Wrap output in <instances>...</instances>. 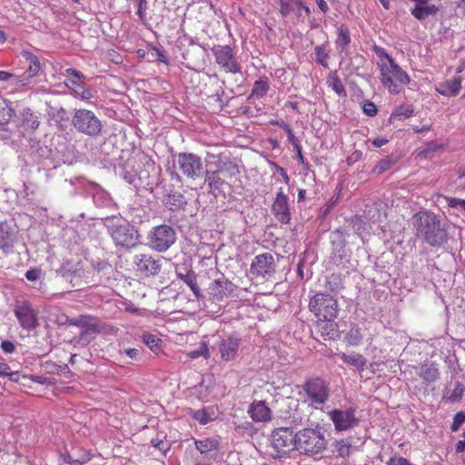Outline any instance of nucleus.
Masks as SVG:
<instances>
[{"mask_svg": "<svg viewBox=\"0 0 465 465\" xmlns=\"http://www.w3.org/2000/svg\"><path fill=\"white\" fill-rule=\"evenodd\" d=\"M412 223L417 235L430 246H440L448 241V225L441 223L433 212L423 211L413 215Z\"/></svg>", "mask_w": 465, "mask_h": 465, "instance_id": "obj_1", "label": "nucleus"}, {"mask_svg": "<svg viewBox=\"0 0 465 465\" xmlns=\"http://www.w3.org/2000/svg\"><path fill=\"white\" fill-rule=\"evenodd\" d=\"M105 225L117 247L130 250L139 242V233L135 227L121 218L107 219Z\"/></svg>", "mask_w": 465, "mask_h": 465, "instance_id": "obj_2", "label": "nucleus"}, {"mask_svg": "<svg viewBox=\"0 0 465 465\" xmlns=\"http://www.w3.org/2000/svg\"><path fill=\"white\" fill-rule=\"evenodd\" d=\"M377 65L381 74V83L390 93L399 94L410 83L407 73L392 57H388V62H378Z\"/></svg>", "mask_w": 465, "mask_h": 465, "instance_id": "obj_3", "label": "nucleus"}, {"mask_svg": "<svg viewBox=\"0 0 465 465\" xmlns=\"http://www.w3.org/2000/svg\"><path fill=\"white\" fill-rule=\"evenodd\" d=\"M327 441L320 430L304 429L297 432L295 450L306 455H317L326 449Z\"/></svg>", "mask_w": 465, "mask_h": 465, "instance_id": "obj_4", "label": "nucleus"}, {"mask_svg": "<svg viewBox=\"0 0 465 465\" xmlns=\"http://www.w3.org/2000/svg\"><path fill=\"white\" fill-rule=\"evenodd\" d=\"M72 125L83 134L96 137L102 134L103 124L95 114L87 109H76L72 116Z\"/></svg>", "mask_w": 465, "mask_h": 465, "instance_id": "obj_5", "label": "nucleus"}, {"mask_svg": "<svg viewBox=\"0 0 465 465\" xmlns=\"http://www.w3.org/2000/svg\"><path fill=\"white\" fill-rule=\"evenodd\" d=\"M148 246L156 252L167 251L176 241V232L169 225L162 224L151 229L147 235Z\"/></svg>", "mask_w": 465, "mask_h": 465, "instance_id": "obj_6", "label": "nucleus"}, {"mask_svg": "<svg viewBox=\"0 0 465 465\" xmlns=\"http://www.w3.org/2000/svg\"><path fill=\"white\" fill-rule=\"evenodd\" d=\"M309 307L317 319H331L337 316V300L328 292H316L310 301Z\"/></svg>", "mask_w": 465, "mask_h": 465, "instance_id": "obj_7", "label": "nucleus"}, {"mask_svg": "<svg viewBox=\"0 0 465 465\" xmlns=\"http://www.w3.org/2000/svg\"><path fill=\"white\" fill-rule=\"evenodd\" d=\"M14 313L20 326L26 331H32L39 325L37 311L25 299H17L15 301Z\"/></svg>", "mask_w": 465, "mask_h": 465, "instance_id": "obj_8", "label": "nucleus"}, {"mask_svg": "<svg viewBox=\"0 0 465 465\" xmlns=\"http://www.w3.org/2000/svg\"><path fill=\"white\" fill-rule=\"evenodd\" d=\"M211 51L214 55L216 64L223 71L232 74L241 72V65L230 45H216L212 47Z\"/></svg>", "mask_w": 465, "mask_h": 465, "instance_id": "obj_9", "label": "nucleus"}, {"mask_svg": "<svg viewBox=\"0 0 465 465\" xmlns=\"http://www.w3.org/2000/svg\"><path fill=\"white\" fill-rule=\"evenodd\" d=\"M177 164L182 173L193 181L200 178L203 173V164L201 157L192 153H179Z\"/></svg>", "mask_w": 465, "mask_h": 465, "instance_id": "obj_10", "label": "nucleus"}, {"mask_svg": "<svg viewBox=\"0 0 465 465\" xmlns=\"http://www.w3.org/2000/svg\"><path fill=\"white\" fill-rule=\"evenodd\" d=\"M308 399L314 404H324L330 396V389L326 381L319 377L307 380L302 385Z\"/></svg>", "mask_w": 465, "mask_h": 465, "instance_id": "obj_11", "label": "nucleus"}, {"mask_svg": "<svg viewBox=\"0 0 465 465\" xmlns=\"http://www.w3.org/2000/svg\"><path fill=\"white\" fill-rule=\"evenodd\" d=\"M297 433L289 428L276 429L272 435L273 448L279 454L283 455L295 449Z\"/></svg>", "mask_w": 465, "mask_h": 465, "instance_id": "obj_12", "label": "nucleus"}, {"mask_svg": "<svg viewBox=\"0 0 465 465\" xmlns=\"http://www.w3.org/2000/svg\"><path fill=\"white\" fill-rule=\"evenodd\" d=\"M134 264L138 272L147 277L157 274L161 269V260L145 253L134 255Z\"/></svg>", "mask_w": 465, "mask_h": 465, "instance_id": "obj_13", "label": "nucleus"}, {"mask_svg": "<svg viewBox=\"0 0 465 465\" xmlns=\"http://www.w3.org/2000/svg\"><path fill=\"white\" fill-rule=\"evenodd\" d=\"M275 270L273 256L269 253H262L254 257L251 263L250 272L256 276L271 275Z\"/></svg>", "mask_w": 465, "mask_h": 465, "instance_id": "obj_14", "label": "nucleus"}, {"mask_svg": "<svg viewBox=\"0 0 465 465\" xmlns=\"http://www.w3.org/2000/svg\"><path fill=\"white\" fill-rule=\"evenodd\" d=\"M216 346L221 360L223 361H231L234 360L237 355L240 340L234 336H227L221 339Z\"/></svg>", "mask_w": 465, "mask_h": 465, "instance_id": "obj_15", "label": "nucleus"}, {"mask_svg": "<svg viewBox=\"0 0 465 465\" xmlns=\"http://www.w3.org/2000/svg\"><path fill=\"white\" fill-rule=\"evenodd\" d=\"M330 416L337 430H346L358 422L353 409L346 411L333 410Z\"/></svg>", "mask_w": 465, "mask_h": 465, "instance_id": "obj_16", "label": "nucleus"}, {"mask_svg": "<svg viewBox=\"0 0 465 465\" xmlns=\"http://www.w3.org/2000/svg\"><path fill=\"white\" fill-rule=\"evenodd\" d=\"M247 413L254 422H268L272 420V411L265 401H254L248 408Z\"/></svg>", "mask_w": 465, "mask_h": 465, "instance_id": "obj_17", "label": "nucleus"}, {"mask_svg": "<svg viewBox=\"0 0 465 465\" xmlns=\"http://www.w3.org/2000/svg\"><path fill=\"white\" fill-rule=\"evenodd\" d=\"M272 212L275 217L282 223H288L291 220L288 198L281 191L277 193L272 204Z\"/></svg>", "mask_w": 465, "mask_h": 465, "instance_id": "obj_18", "label": "nucleus"}, {"mask_svg": "<svg viewBox=\"0 0 465 465\" xmlns=\"http://www.w3.org/2000/svg\"><path fill=\"white\" fill-rule=\"evenodd\" d=\"M16 241V231L7 223H0V250L5 253L12 252Z\"/></svg>", "mask_w": 465, "mask_h": 465, "instance_id": "obj_19", "label": "nucleus"}, {"mask_svg": "<svg viewBox=\"0 0 465 465\" xmlns=\"http://www.w3.org/2000/svg\"><path fill=\"white\" fill-rule=\"evenodd\" d=\"M331 319H318L316 328L324 340H335L340 336L338 324Z\"/></svg>", "mask_w": 465, "mask_h": 465, "instance_id": "obj_20", "label": "nucleus"}, {"mask_svg": "<svg viewBox=\"0 0 465 465\" xmlns=\"http://www.w3.org/2000/svg\"><path fill=\"white\" fill-rule=\"evenodd\" d=\"M27 80L25 76H20L6 71H0V87L2 89H10L14 93L18 87L26 86Z\"/></svg>", "mask_w": 465, "mask_h": 465, "instance_id": "obj_21", "label": "nucleus"}, {"mask_svg": "<svg viewBox=\"0 0 465 465\" xmlns=\"http://www.w3.org/2000/svg\"><path fill=\"white\" fill-rule=\"evenodd\" d=\"M22 56L28 64L26 71L20 74V76H25L27 80L26 86L33 83V78L39 73L41 66L40 61L36 55L29 51H23Z\"/></svg>", "mask_w": 465, "mask_h": 465, "instance_id": "obj_22", "label": "nucleus"}, {"mask_svg": "<svg viewBox=\"0 0 465 465\" xmlns=\"http://www.w3.org/2000/svg\"><path fill=\"white\" fill-rule=\"evenodd\" d=\"M462 79L460 76L454 79L440 84L436 87V91L443 96L453 97L458 95L461 88Z\"/></svg>", "mask_w": 465, "mask_h": 465, "instance_id": "obj_23", "label": "nucleus"}, {"mask_svg": "<svg viewBox=\"0 0 465 465\" xmlns=\"http://www.w3.org/2000/svg\"><path fill=\"white\" fill-rule=\"evenodd\" d=\"M188 414L200 424L206 425L214 420L215 411L213 407L208 406L200 410L190 409Z\"/></svg>", "mask_w": 465, "mask_h": 465, "instance_id": "obj_24", "label": "nucleus"}, {"mask_svg": "<svg viewBox=\"0 0 465 465\" xmlns=\"http://www.w3.org/2000/svg\"><path fill=\"white\" fill-rule=\"evenodd\" d=\"M70 325L84 328L87 331H94L99 328V322L96 318L88 315H80L79 317L68 320Z\"/></svg>", "mask_w": 465, "mask_h": 465, "instance_id": "obj_25", "label": "nucleus"}, {"mask_svg": "<svg viewBox=\"0 0 465 465\" xmlns=\"http://www.w3.org/2000/svg\"><path fill=\"white\" fill-rule=\"evenodd\" d=\"M177 280L183 282L191 291H197V279L194 272L185 267L177 269Z\"/></svg>", "mask_w": 465, "mask_h": 465, "instance_id": "obj_26", "label": "nucleus"}, {"mask_svg": "<svg viewBox=\"0 0 465 465\" xmlns=\"http://www.w3.org/2000/svg\"><path fill=\"white\" fill-rule=\"evenodd\" d=\"M439 11L435 5H416L411 10V14L419 21L424 20L430 15H434Z\"/></svg>", "mask_w": 465, "mask_h": 465, "instance_id": "obj_27", "label": "nucleus"}, {"mask_svg": "<svg viewBox=\"0 0 465 465\" xmlns=\"http://www.w3.org/2000/svg\"><path fill=\"white\" fill-rule=\"evenodd\" d=\"M222 168L218 167L216 170H206L204 172V182L208 183L211 191L221 189L224 182L220 178L219 173Z\"/></svg>", "mask_w": 465, "mask_h": 465, "instance_id": "obj_28", "label": "nucleus"}, {"mask_svg": "<svg viewBox=\"0 0 465 465\" xmlns=\"http://www.w3.org/2000/svg\"><path fill=\"white\" fill-rule=\"evenodd\" d=\"M280 13L282 16L289 15L292 12H296L298 16H301V6L302 2L301 0H279Z\"/></svg>", "mask_w": 465, "mask_h": 465, "instance_id": "obj_29", "label": "nucleus"}, {"mask_svg": "<svg viewBox=\"0 0 465 465\" xmlns=\"http://www.w3.org/2000/svg\"><path fill=\"white\" fill-rule=\"evenodd\" d=\"M339 356L343 362L355 367L359 371H363L367 363L366 359L360 353L346 354L341 352L339 353Z\"/></svg>", "mask_w": 465, "mask_h": 465, "instance_id": "obj_30", "label": "nucleus"}, {"mask_svg": "<svg viewBox=\"0 0 465 465\" xmlns=\"http://www.w3.org/2000/svg\"><path fill=\"white\" fill-rule=\"evenodd\" d=\"M65 85L73 91L75 96L83 100H90L93 97L92 92L75 80L69 79L65 81Z\"/></svg>", "mask_w": 465, "mask_h": 465, "instance_id": "obj_31", "label": "nucleus"}, {"mask_svg": "<svg viewBox=\"0 0 465 465\" xmlns=\"http://www.w3.org/2000/svg\"><path fill=\"white\" fill-rule=\"evenodd\" d=\"M326 84L333 90L339 97H346L347 93L345 87L341 81L337 72H331L327 79Z\"/></svg>", "mask_w": 465, "mask_h": 465, "instance_id": "obj_32", "label": "nucleus"}, {"mask_svg": "<svg viewBox=\"0 0 465 465\" xmlns=\"http://www.w3.org/2000/svg\"><path fill=\"white\" fill-rule=\"evenodd\" d=\"M195 448L202 453L205 454L211 451L218 450L219 440L215 438H206L203 440H196L194 441Z\"/></svg>", "mask_w": 465, "mask_h": 465, "instance_id": "obj_33", "label": "nucleus"}, {"mask_svg": "<svg viewBox=\"0 0 465 465\" xmlns=\"http://www.w3.org/2000/svg\"><path fill=\"white\" fill-rule=\"evenodd\" d=\"M351 43V35L349 29L341 25L338 28V37L335 41L336 48L341 52H347Z\"/></svg>", "mask_w": 465, "mask_h": 465, "instance_id": "obj_34", "label": "nucleus"}, {"mask_svg": "<svg viewBox=\"0 0 465 465\" xmlns=\"http://www.w3.org/2000/svg\"><path fill=\"white\" fill-rule=\"evenodd\" d=\"M22 125L26 130H35L39 126L38 116L30 109H25L22 113Z\"/></svg>", "mask_w": 465, "mask_h": 465, "instance_id": "obj_35", "label": "nucleus"}, {"mask_svg": "<svg viewBox=\"0 0 465 465\" xmlns=\"http://www.w3.org/2000/svg\"><path fill=\"white\" fill-rule=\"evenodd\" d=\"M420 377L427 382H434L438 380L440 373L433 363L423 364L419 373Z\"/></svg>", "mask_w": 465, "mask_h": 465, "instance_id": "obj_36", "label": "nucleus"}, {"mask_svg": "<svg viewBox=\"0 0 465 465\" xmlns=\"http://www.w3.org/2000/svg\"><path fill=\"white\" fill-rule=\"evenodd\" d=\"M363 336L359 327L351 328L345 335L344 341L348 346L358 347L362 342Z\"/></svg>", "mask_w": 465, "mask_h": 465, "instance_id": "obj_37", "label": "nucleus"}, {"mask_svg": "<svg viewBox=\"0 0 465 465\" xmlns=\"http://www.w3.org/2000/svg\"><path fill=\"white\" fill-rule=\"evenodd\" d=\"M120 175L123 177L130 184H134L137 177L138 172L134 168L133 162L128 160L123 166L122 172Z\"/></svg>", "mask_w": 465, "mask_h": 465, "instance_id": "obj_38", "label": "nucleus"}, {"mask_svg": "<svg viewBox=\"0 0 465 465\" xmlns=\"http://www.w3.org/2000/svg\"><path fill=\"white\" fill-rule=\"evenodd\" d=\"M351 444L348 440H340L334 442L333 444V452L337 454V456L346 459L351 454Z\"/></svg>", "mask_w": 465, "mask_h": 465, "instance_id": "obj_39", "label": "nucleus"}, {"mask_svg": "<svg viewBox=\"0 0 465 465\" xmlns=\"http://www.w3.org/2000/svg\"><path fill=\"white\" fill-rule=\"evenodd\" d=\"M270 84L267 78H262L258 81H255L253 84V87L252 90L251 96L256 98H262L266 95L269 90Z\"/></svg>", "mask_w": 465, "mask_h": 465, "instance_id": "obj_40", "label": "nucleus"}, {"mask_svg": "<svg viewBox=\"0 0 465 465\" xmlns=\"http://www.w3.org/2000/svg\"><path fill=\"white\" fill-rule=\"evenodd\" d=\"M15 110L11 106V103L0 95V122L10 121L14 116Z\"/></svg>", "mask_w": 465, "mask_h": 465, "instance_id": "obj_41", "label": "nucleus"}, {"mask_svg": "<svg viewBox=\"0 0 465 465\" xmlns=\"http://www.w3.org/2000/svg\"><path fill=\"white\" fill-rule=\"evenodd\" d=\"M187 292H178L174 299H181V300H183V299H188L189 302H196L198 304L196 306H188L186 308H184V310L186 311H193L195 312L197 309H201V303H200V299L202 298V294L201 292H190L189 295L187 296L186 295Z\"/></svg>", "mask_w": 465, "mask_h": 465, "instance_id": "obj_42", "label": "nucleus"}, {"mask_svg": "<svg viewBox=\"0 0 465 465\" xmlns=\"http://www.w3.org/2000/svg\"><path fill=\"white\" fill-rule=\"evenodd\" d=\"M187 357H189L190 359H193V360L198 359L200 357H203L206 360L209 359L210 351H209V347H208L207 342L202 341L197 350H193V351L187 352Z\"/></svg>", "mask_w": 465, "mask_h": 465, "instance_id": "obj_43", "label": "nucleus"}, {"mask_svg": "<svg viewBox=\"0 0 465 465\" xmlns=\"http://www.w3.org/2000/svg\"><path fill=\"white\" fill-rule=\"evenodd\" d=\"M92 266L98 274H102L101 277L106 276L114 272L112 265L105 261L93 262Z\"/></svg>", "mask_w": 465, "mask_h": 465, "instance_id": "obj_44", "label": "nucleus"}, {"mask_svg": "<svg viewBox=\"0 0 465 465\" xmlns=\"http://www.w3.org/2000/svg\"><path fill=\"white\" fill-rule=\"evenodd\" d=\"M316 60L317 62L322 64L323 67H328L327 59L329 58V52L325 50V48L322 45H317L314 48Z\"/></svg>", "mask_w": 465, "mask_h": 465, "instance_id": "obj_45", "label": "nucleus"}, {"mask_svg": "<svg viewBox=\"0 0 465 465\" xmlns=\"http://www.w3.org/2000/svg\"><path fill=\"white\" fill-rule=\"evenodd\" d=\"M443 199L445 200L449 208L465 212V200L450 196H444Z\"/></svg>", "mask_w": 465, "mask_h": 465, "instance_id": "obj_46", "label": "nucleus"}, {"mask_svg": "<svg viewBox=\"0 0 465 465\" xmlns=\"http://www.w3.org/2000/svg\"><path fill=\"white\" fill-rule=\"evenodd\" d=\"M9 121L0 122V139L8 141L12 138V131L8 126Z\"/></svg>", "mask_w": 465, "mask_h": 465, "instance_id": "obj_47", "label": "nucleus"}, {"mask_svg": "<svg viewBox=\"0 0 465 465\" xmlns=\"http://www.w3.org/2000/svg\"><path fill=\"white\" fill-rule=\"evenodd\" d=\"M283 129L287 133V137H288L289 143L294 147L295 150H299L301 143H300L299 140L297 139V137L294 135V133H293L292 129L291 128V126L288 124H284Z\"/></svg>", "mask_w": 465, "mask_h": 465, "instance_id": "obj_48", "label": "nucleus"}, {"mask_svg": "<svg viewBox=\"0 0 465 465\" xmlns=\"http://www.w3.org/2000/svg\"><path fill=\"white\" fill-rule=\"evenodd\" d=\"M214 290H226L232 291V283L224 279L223 276H220L219 278L214 280V284L213 287Z\"/></svg>", "mask_w": 465, "mask_h": 465, "instance_id": "obj_49", "label": "nucleus"}, {"mask_svg": "<svg viewBox=\"0 0 465 465\" xmlns=\"http://www.w3.org/2000/svg\"><path fill=\"white\" fill-rule=\"evenodd\" d=\"M463 423H465V413L460 411L455 414L450 426V430L452 431H457Z\"/></svg>", "mask_w": 465, "mask_h": 465, "instance_id": "obj_50", "label": "nucleus"}, {"mask_svg": "<svg viewBox=\"0 0 465 465\" xmlns=\"http://www.w3.org/2000/svg\"><path fill=\"white\" fill-rule=\"evenodd\" d=\"M137 2V15L139 19L144 23L146 21V9L147 0H136Z\"/></svg>", "mask_w": 465, "mask_h": 465, "instance_id": "obj_51", "label": "nucleus"}, {"mask_svg": "<svg viewBox=\"0 0 465 465\" xmlns=\"http://www.w3.org/2000/svg\"><path fill=\"white\" fill-rule=\"evenodd\" d=\"M363 113L368 116H375L377 114V107L374 103L366 101L362 104Z\"/></svg>", "mask_w": 465, "mask_h": 465, "instance_id": "obj_52", "label": "nucleus"}, {"mask_svg": "<svg viewBox=\"0 0 465 465\" xmlns=\"http://www.w3.org/2000/svg\"><path fill=\"white\" fill-rule=\"evenodd\" d=\"M10 367L8 364L5 362H0V377H9L12 381H17L14 378L15 375H17V372H9Z\"/></svg>", "mask_w": 465, "mask_h": 465, "instance_id": "obj_53", "label": "nucleus"}, {"mask_svg": "<svg viewBox=\"0 0 465 465\" xmlns=\"http://www.w3.org/2000/svg\"><path fill=\"white\" fill-rule=\"evenodd\" d=\"M386 465H411V463L403 457H391L387 461Z\"/></svg>", "mask_w": 465, "mask_h": 465, "instance_id": "obj_54", "label": "nucleus"}, {"mask_svg": "<svg viewBox=\"0 0 465 465\" xmlns=\"http://www.w3.org/2000/svg\"><path fill=\"white\" fill-rule=\"evenodd\" d=\"M465 387L461 383H458L454 388L452 393L450 394V399L452 401H457L460 399L464 393Z\"/></svg>", "mask_w": 465, "mask_h": 465, "instance_id": "obj_55", "label": "nucleus"}, {"mask_svg": "<svg viewBox=\"0 0 465 465\" xmlns=\"http://www.w3.org/2000/svg\"><path fill=\"white\" fill-rule=\"evenodd\" d=\"M159 339H157L154 335L152 334H144L143 341L147 344L151 350H153L154 347H158Z\"/></svg>", "mask_w": 465, "mask_h": 465, "instance_id": "obj_56", "label": "nucleus"}, {"mask_svg": "<svg viewBox=\"0 0 465 465\" xmlns=\"http://www.w3.org/2000/svg\"><path fill=\"white\" fill-rule=\"evenodd\" d=\"M23 378L30 380V381H34L35 383H39V384H51V381H49V379L46 378V377H43V376H36V375L27 376V375H23Z\"/></svg>", "mask_w": 465, "mask_h": 465, "instance_id": "obj_57", "label": "nucleus"}, {"mask_svg": "<svg viewBox=\"0 0 465 465\" xmlns=\"http://www.w3.org/2000/svg\"><path fill=\"white\" fill-rule=\"evenodd\" d=\"M41 274H42L41 270H39V269H31V270H28L26 272L25 277H26V279L28 281L34 282V281H36V280L40 279Z\"/></svg>", "mask_w": 465, "mask_h": 465, "instance_id": "obj_58", "label": "nucleus"}, {"mask_svg": "<svg viewBox=\"0 0 465 465\" xmlns=\"http://www.w3.org/2000/svg\"><path fill=\"white\" fill-rule=\"evenodd\" d=\"M1 349L5 352V353H12L15 351V344L11 341H2L1 343Z\"/></svg>", "mask_w": 465, "mask_h": 465, "instance_id": "obj_59", "label": "nucleus"}, {"mask_svg": "<svg viewBox=\"0 0 465 465\" xmlns=\"http://www.w3.org/2000/svg\"><path fill=\"white\" fill-rule=\"evenodd\" d=\"M376 53L378 56L381 58L379 62H388V57H391L382 48H376Z\"/></svg>", "mask_w": 465, "mask_h": 465, "instance_id": "obj_60", "label": "nucleus"}, {"mask_svg": "<svg viewBox=\"0 0 465 465\" xmlns=\"http://www.w3.org/2000/svg\"><path fill=\"white\" fill-rule=\"evenodd\" d=\"M387 143H388V140L383 137H376L372 141V144L375 147H381V146L385 145Z\"/></svg>", "mask_w": 465, "mask_h": 465, "instance_id": "obj_61", "label": "nucleus"}, {"mask_svg": "<svg viewBox=\"0 0 465 465\" xmlns=\"http://www.w3.org/2000/svg\"><path fill=\"white\" fill-rule=\"evenodd\" d=\"M277 172L283 178L284 182L288 184L290 182V177L287 174V172L284 168L277 166Z\"/></svg>", "mask_w": 465, "mask_h": 465, "instance_id": "obj_62", "label": "nucleus"}, {"mask_svg": "<svg viewBox=\"0 0 465 465\" xmlns=\"http://www.w3.org/2000/svg\"><path fill=\"white\" fill-rule=\"evenodd\" d=\"M124 352L131 359H136L138 356V350L134 348L126 349Z\"/></svg>", "mask_w": 465, "mask_h": 465, "instance_id": "obj_63", "label": "nucleus"}, {"mask_svg": "<svg viewBox=\"0 0 465 465\" xmlns=\"http://www.w3.org/2000/svg\"><path fill=\"white\" fill-rule=\"evenodd\" d=\"M66 74H71L73 76H74L75 78H78V79H81L83 77V74L81 72L74 69V68H68L66 69Z\"/></svg>", "mask_w": 465, "mask_h": 465, "instance_id": "obj_64", "label": "nucleus"}]
</instances>
